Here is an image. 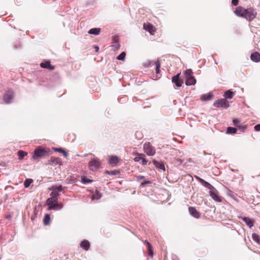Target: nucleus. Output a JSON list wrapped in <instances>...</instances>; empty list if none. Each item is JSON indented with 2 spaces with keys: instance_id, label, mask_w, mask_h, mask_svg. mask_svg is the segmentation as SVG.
Wrapping results in <instances>:
<instances>
[{
  "instance_id": "nucleus-9",
  "label": "nucleus",
  "mask_w": 260,
  "mask_h": 260,
  "mask_svg": "<svg viewBox=\"0 0 260 260\" xmlns=\"http://www.w3.org/2000/svg\"><path fill=\"white\" fill-rule=\"evenodd\" d=\"M180 73L177 74L176 75L172 77V82L175 84L176 86L179 87L182 86L183 81L179 79Z\"/></svg>"
},
{
  "instance_id": "nucleus-24",
  "label": "nucleus",
  "mask_w": 260,
  "mask_h": 260,
  "mask_svg": "<svg viewBox=\"0 0 260 260\" xmlns=\"http://www.w3.org/2000/svg\"><path fill=\"white\" fill-rule=\"evenodd\" d=\"M50 220V217L49 214H46L44 218V224L45 225H48L49 223Z\"/></svg>"
},
{
  "instance_id": "nucleus-31",
  "label": "nucleus",
  "mask_w": 260,
  "mask_h": 260,
  "mask_svg": "<svg viewBox=\"0 0 260 260\" xmlns=\"http://www.w3.org/2000/svg\"><path fill=\"white\" fill-rule=\"evenodd\" d=\"M55 150L56 151H58L59 152L63 153V155L65 157H67L68 156L67 152L64 150H63V149H62L61 148H55Z\"/></svg>"
},
{
  "instance_id": "nucleus-4",
  "label": "nucleus",
  "mask_w": 260,
  "mask_h": 260,
  "mask_svg": "<svg viewBox=\"0 0 260 260\" xmlns=\"http://www.w3.org/2000/svg\"><path fill=\"white\" fill-rule=\"evenodd\" d=\"M214 106L217 108H224L226 109L229 107L230 105L229 102L225 99H221L218 100H216L213 104Z\"/></svg>"
},
{
  "instance_id": "nucleus-25",
  "label": "nucleus",
  "mask_w": 260,
  "mask_h": 260,
  "mask_svg": "<svg viewBox=\"0 0 260 260\" xmlns=\"http://www.w3.org/2000/svg\"><path fill=\"white\" fill-rule=\"evenodd\" d=\"M252 239L257 243H259V237L256 234L254 233L252 235Z\"/></svg>"
},
{
  "instance_id": "nucleus-1",
  "label": "nucleus",
  "mask_w": 260,
  "mask_h": 260,
  "mask_svg": "<svg viewBox=\"0 0 260 260\" xmlns=\"http://www.w3.org/2000/svg\"><path fill=\"white\" fill-rule=\"evenodd\" d=\"M48 151V149H46L41 147H39L35 150L32 158L34 159L38 160L40 158L44 157L46 155Z\"/></svg>"
},
{
  "instance_id": "nucleus-16",
  "label": "nucleus",
  "mask_w": 260,
  "mask_h": 260,
  "mask_svg": "<svg viewBox=\"0 0 260 260\" xmlns=\"http://www.w3.org/2000/svg\"><path fill=\"white\" fill-rule=\"evenodd\" d=\"M196 83V80L193 76L186 79L185 81V84L187 86L194 85Z\"/></svg>"
},
{
  "instance_id": "nucleus-26",
  "label": "nucleus",
  "mask_w": 260,
  "mask_h": 260,
  "mask_svg": "<svg viewBox=\"0 0 260 260\" xmlns=\"http://www.w3.org/2000/svg\"><path fill=\"white\" fill-rule=\"evenodd\" d=\"M154 64H155V71L156 74H159L160 72V64L159 62V61L157 60L154 62Z\"/></svg>"
},
{
  "instance_id": "nucleus-50",
  "label": "nucleus",
  "mask_w": 260,
  "mask_h": 260,
  "mask_svg": "<svg viewBox=\"0 0 260 260\" xmlns=\"http://www.w3.org/2000/svg\"><path fill=\"white\" fill-rule=\"evenodd\" d=\"M144 243H145L147 245L148 247H149V246H151V244L147 241H145Z\"/></svg>"
},
{
  "instance_id": "nucleus-34",
  "label": "nucleus",
  "mask_w": 260,
  "mask_h": 260,
  "mask_svg": "<svg viewBox=\"0 0 260 260\" xmlns=\"http://www.w3.org/2000/svg\"><path fill=\"white\" fill-rule=\"evenodd\" d=\"M63 206L61 204H57L56 203L55 204H54L53 205H51L50 207V209H53L55 207H57L58 209H61L62 208Z\"/></svg>"
},
{
  "instance_id": "nucleus-46",
  "label": "nucleus",
  "mask_w": 260,
  "mask_h": 260,
  "mask_svg": "<svg viewBox=\"0 0 260 260\" xmlns=\"http://www.w3.org/2000/svg\"><path fill=\"white\" fill-rule=\"evenodd\" d=\"M238 0H232V3L234 6H237L238 4Z\"/></svg>"
},
{
  "instance_id": "nucleus-42",
  "label": "nucleus",
  "mask_w": 260,
  "mask_h": 260,
  "mask_svg": "<svg viewBox=\"0 0 260 260\" xmlns=\"http://www.w3.org/2000/svg\"><path fill=\"white\" fill-rule=\"evenodd\" d=\"M233 123L237 126H239V124H240V122L238 119H234Z\"/></svg>"
},
{
  "instance_id": "nucleus-10",
  "label": "nucleus",
  "mask_w": 260,
  "mask_h": 260,
  "mask_svg": "<svg viewBox=\"0 0 260 260\" xmlns=\"http://www.w3.org/2000/svg\"><path fill=\"white\" fill-rule=\"evenodd\" d=\"M188 211L190 214L193 217L199 218L200 217V213L194 207H189L188 208Z\"/></svg>"
},
{
  "instance_id": "nucleus-8",
  "label": "nucleus",
  "mask_w": 260,
  "mask_h": 260,
  "mask_svg": "<svg viewBox=\"0 0 260 260\" xmlns=\"http://www.w3.org/2000/svg\"><path fill=\"white\" fill-rule=\"evenodd\" d=\"M246 9L242 7H238L234 11L235 14L239 17H244L246 13Z\"/></svg>"
},
{
  "instance_id": "nucleus-29",
  "label": "nucleus",
  "mask_w": 260,
  "mask_h": 260,
  "mask_svg": "<svg viewBox=\"0 0 260 260\" xmlns=\"http://www.w3.org/2000/svg\"><path fill=\"white\" fill-rule=\"evenodd\" d=\"M236 132V129L232 127H228L226 130V133L228 134H235Z\"/></svg>"
},
{
  "instance_id": "nucleus-38",
  "label": "nucleus",
  "mask_w": 260,
  "mask_h": 260,
  "mask_svg": "<svg viewBox=\"0 0 260 260\" xmlns=\"http://www.w3.org/2000/svg\"><path fill=\"white\" fill-rule=\"evenodd\" d=\"M92 181L91 180H90L89 179H86L85 178H82V182L84 184L91 182Z\"/></svg>"
},
{
  "instance_id": "nucleus-20",
  "label": "nucleus",
  "mask_w": 260,
  "mask_h": 260,
  "mask_svg": "<svg viewBox=\"0 0 260 260\" xmlns=\"http://www.w3.org/2000/svg\"><path fill=\"white\" fill-rule=\"evenodd\" d=\"M210 195L211 197V198L214 200H215V201H217V202H220L221 201V199H220V198L218 196V195H217L214 192V191H210Z\"/></svg>"
},
{
  "instance_id": "nucleus-15",
  "label": "nucleus",
  "mask_w": 260,
  "mask_h": 260,
  "mask_svg": "<svg viewBox=\"0 0 260 260\" xmlns=\"http://www.w3.org/2000/svg\"><path fill=\"white\" fill-rule=\"evenodd\" d=\"M58 198L57 197H51L47 200L46 204L47 205L49 206V207L53 205V203H56L57 202Z\"/></svg>"
},
{
  "instance_id": "nucleus-21",
  "label": "nucleus",
  "mask_w": 260,
  "mask_h": 260,
  "mask_svg": "<svg viewBox=\"0 0 260 260\" xmlns=\"http://www.w3.org/2000/svg\"><path fill=\"white\" fill-rule=\"evenodd\" d=\"M234 92L230 90H227L224 92V96L226 99H232L234 96Z\"/></svg>"
},
{
  "instance_id": "nucleus-6",
  "label": "nucleus",
  "mask_w": 260,
  "mask_h": 260,
  "mask_svg": "<svg viewBox=\"0 0 260 260\" xmlns=\"http://www.w3.org/2000/svg\"><path fill=\"white\" fill-rule=\"evenodd\" d=\"M14 96L13 91L12 90H8L4 94L3 99L5 102L7 104H9L11 102Z\"/></svg>"
},
{
  "instance_id": "nucleus-36",
  "label": "nucleus",
  "mask_w": 260,
  "mask_h": 260,
  "mask_svg": "<svg viewBox=\"0 0 260 260\" xmlns=\"http://www.w3.org/2000/svg\"><path fill=\"white\" fill-rule=\"evenodd\" d=\"M55 190L58 193V192L62 191L63 190V188L61 185L59 186H52Z\"/></svg>"
},
{
  "instance_id": "nucleus-12",
  "label": "nucleus",
  "mask_w": 260,
  "mask_h": 260,
  "mask_svg": "<svg viewBox=\"0 0 260 260\" xmlns=\"http://www.w3.org/2000/svg\"><path fill=\"white\" fill-rule=\"evenodd\" d=\"M143 27L144 29L149 31L151 34H153V33L155 31V28L149 23H144L143 25Z\"/></svg>"
},
{
  "instance_id": "nucleus-3",
  "label": "nucleus",
  "mask_w": 260,
  "mask_h": 260,
  "mask_svg": "<svg viewBox=\"0 0 260 260\" xmlns=\"http://www.w3.org/2000/svg\"><path fill=\"white\" fill-rule=\"evenodd\" d=\"M256 12L253 9L250 8L246 9L244 18H245L247 20L250 21L253 20L256 17Z\"/></svg>"
},
{
  "instance_id": "nucleus-5",
  "label": "nucleus",
  "mask_w": 260,
  "mask_h": 260,
  "mask_svg": "<svg viewBox=\"0 0 260 260\" xmlns=\"http://www.w3.org/2000/svg\"><path fill=\"white\" fill-rule=\"evenodd\" d=\"M143 149L144 152L147 155L153 156L155 153V149L154 147L152 146L149 143H145L144 144Z\"/></svg>"
},
{
  "instance_id": "nucleus-44",
  "label": "nucleus",
  "mask_w": 260,
  "mask_h": 260,
  "mask_svg": "<svg viewBox=\"0 0 260 260\" xmlns=\"http://www.w3.org/2000/svg\"><path fill=\"white\" fill-rule=\"evenodd\" d=\"M150 183V181L149 180L144 181L141 183V185L142 186H144L146 184H149Z\"/></svg>"
},
{
  "instance_id": "nucleus-37",
  "label": "nucleus",
  "mask_w": 260,
  "mask_h": 260,
  "mask_svg": "<svg viewBox=\"0 0 260 260\" xmlns=\"http://www.w3.org/2000/svg\"><path fill=\"white\" fill-rule=\"evenodd\" d=\"M49 62H50V61H46L45 62H42L40 64V66L42 68L47 69L48 68V63H49Z\"/></svg>"
},
{
  "instance_id": "nucleus-35",
  "label": "nucleus",
  "mask_w": 260,
  "mask_h": 260,
  "mask_svg": "<svg viewBox=\"0 0 260 260\" xmlns=\"http://www.w3.org/2000/svg\"><path fill=\"white\" fill-rule=\"evenodd\" d=\"M32 182V180L31 179H26L24 183L25 187H28Z\"/></svg>"
},
{
  "instance_id": "nucleus-39",
  "label": "nucleus",
  "mask_w": 260,
  "mask_h": 260,
  "mask_svg": "<svg viewBox=\"0 0 260 260\" xmlns=\"http://www.w3.org/2000/svg\"><path fill=\"white\" fill-rule=\"evenodd\" d=\"M102 196L100 193L97 192L96 194H94L93 197H92V199H99L101 198Z\"/></svg>"
},
{
  "instance_id": "nucleus-2",
  "label": "nucleus",
  "mask_w": 260,
  "mask_h": 260,
  "mask_svg": "<svg viewBox=\"0 0 260 260\" xmlns=\"http://www.w3.org/2000/svg\"><path fill=\"white\" fill-rule=\"evenodd\" d=\"M101 167V162L98 158L91 159L88 163V167L90 170L96 171Z\"/></svg>"
},
{
  "instance_id": "nucleus-11",
  "label": "nucleus",
  "mask_w": 260,
  "mask_h": 260,
  "mask_svg": "<svg viewBox=\"0 0 260 260\" xmlns=\"http://www.w3.org/2000/svg\"><path fill=\"white\" fill-rule=\"evenodd\" d=\"M111 47L113 48L114 51H116L119 49L120 45L117 37H115L113 38V42Z\"/></svg>"
},
{
  "instance_id": "nucleus-32",
  "label": "nucleus",
  "mask_w": 260,
  "mask_h": 260,
  "mask_svg": "<svg viewBox=\"0 0 260 260\" xmlns=\"http://www.w3.org/2000/svg\"><path fill=\"white\" fill-rule=\"evenodd\" d=\"M125 53L124 52H122L117 57V59L122 60L125 58Z\"/></svg>"
},
{
  "instance_id": "nucleus-17",
  "label": "nucleus",
  "mask_w": 260,
  "mask_h": 260,
  "mask_svg": "<svg viewBox=\"0 0 260 260\" xmlns=\"http://www.w3.org/2000/svg\"><path fill=\"white\" fill-rule=\"evenodd\" d=\"M153 163L155 165V166L158 169L163 171L165 170V166L162 162H159L154 160L153 161Z\"/></svg>"
},
{
  "instance_id": "nucleus-48",
  "label": "nucleus",
  "mask_w": 260,
  "mask_h": 260,
  "mask_svg": "<svg viewBox=\"0 0 260 260\" xmlns=\"http://www.w3.org/2000/svg\"><path fill=\"white\" fill-rule=\"evenodd\" d=\"M141 159H142V164L143 165H146L147 164V161L146 160V159H145L144 158H142Z\"/></svg>"
},
{
  "instance_id": "nucleus-43",
  "label": "nucleus",
  "mask_w": 260,
  "mask_h": 260,
  "mask_svg": "<svg viewBox=\"0 0 260 260\" xmlns=\"http://www.w3.org/2000/svg\"><path fill=\"white\" fill-rule=\"evenodd\" d=\"M254 129L255 131H260V124H256L254 126Z\"/></svg>"
},
{
  "instance_id": "nucleus-40",
  "label": "nucleus",
  "mask_w": 260,
  "mask_h": 260,
  "mask_svg": "<svg viewBox=\"0 0 260 260\" xmlns=\"http://www.w3.org/2000/svg\"><path fill=\"white\" fill-rule=\"evenodd\" d=\"M148 253L151 257L153 256V251L151 248V246H149L148 247Z\"/></svg>"
},
{
  "instance_id": "nucleus-13",
  "label": "nucleus",
  "mask_w": 260,
  "mask_h": 260,
  "mask_svg": "<svg viewBox=\"0 0 260 260\" xmlns=\"http://www.w3.org/2000/svg\"><path fill=\"white\" fill-rule=\"evenodd\" d=\"M251 59L256 62L260 61V54L258 52L252 53L250 56Z\"/></svg>"
},
{
  "instance_id": "nucleus-51",
  "label": "nucleus",
  "mask_w": 260,
  "mask_h": 260,
  "mask_svg": "<svg viewBox=\"0 0 260 260\" xmlns=\"http://www.w3.org/2000/svg\"><path fill=\"white\" fill-rule=\"evenodd\" d=\"M94 48L95 49L96 52H98L99 51V47L98 46H95L94 47Z\"/></svg>"
},
{
  "instance_id": "nucleus-30",
  "label": "nucleus",
  "mask_w": 260,
  "mask_h": 260,
  "mask_svg": "<svg viewBox=\"0 0 260 260\" xmlns=\"http://www.w3.org/2000/svg\"><path fill=\"white\" fill-rule=\"evenodd\" d=\"M106 174L110 175H116L119 173L118 171L114 170V171H106L105 172Z\"/></svg>"
},
{
  "instance_id": "nucleus-27",
  "label": "nucleus",
  "mask_w": 260,
  "mask_h": 260,
  "mask_svg": "<svg viewBox=\"0 0 260 260\" xmlns=\"http://www.w3.org/2000/svg\"><path fill=\"white\" fill-rule=\"evenodd\" d=\"M203 185L206 187L210 189L211 191L216 190V189L212 185H211L209 183L207 182H206Z\"/></svg>"
},
{
  "instance_id": "nucleus-28",
  "label": "nucleus",
  "mask_w": 260,
  "mask_h": 260,
  "mask_svg": "<svg viewBox=\"0 0 260 260\" xmlns=\"http://www.w3.org/2000/svg\"><path fill=\"white\" fill-rule=\"evenodd\" d=\"M50 190H52V192L50 193V196H51V197H57L58 198V196L59 194L57 192V191L54 189V188L53 187H52L50 188Z\"/></svg>"
},
{
  "instance_id": "nucleus-18",
  "label": "nucleus",
  "mask_w": 260,
  "mask_h": 260,
  "mask_svg": "<svg viewBox=\"0 0 260 260\" xmlns=\"http://www.w3.org/2000/svg\"><path fill=\"white\" fill-rule=\"evenodd\" d=\"M242 219L244 221L246 224L249 226L250 229H251L253 226V221L249 217H242Z\"/></svg>"
},
{
  "instance_id": "nucleus-47",
  "label": "nucleus",
  "mask_w": 260,
  "mask_h": 260,
  "mask_svg": "<svg viewBox=\"0 0 260 260\" xmlns=\"http://www.w3.org/2000/svg\"><path fill=\"white\" fill-rule=\"evenodd\" d=\"M47 69H49L50 70H53L54 69V66L51 65L50 62H49V63H48V68Z\"/></svg>"
},
{
  "instance_id": "nucleus-7",
  "label": "nucleus",
  "mask_w": 260,
  "mask_h": 260,
  "mask_svg": "<svg viewBox=\"0 0 260 260\" xmlns=\"http://www.w3.org/2000/svg\"><path fill=\"white\" fill-rule=\"evenodd\" d=\"M119 161L118 157L116 155H111L109 156V163L112 167H116L118 165Z\"/></svg>"
},
{
  "instance_id": "nucleus-49",
  "label": "nucleus",
  "mask_w": 260,
  "mask_h": 260,
  "mask_svg": "<svg viewBox=\"0 0 260 260\" xmlns=\"http://www.w3.org/2000/svg\"><path fill=\"white\" fill-rule=\"evenodd\" d=\"M199 181L202 183L203 184H204L206 181L203 180V179H201L200 178H198Z\"/></svg>"
},
{
  "instance_id": "nucleus-33",
  "label": "nucleus",
  "mask_w": 260,
  "mask_h": 260,
  "mask_svg": "<svg viewBox=\"0 0 260 260\" xmlns=\"http://www.w3.org/2000/svg\"><path fill=\"white\" fill-rule=\"evenodd\" d=\"M18 154L19 157L22 159L27 154V153L25 151H18Z\"/></svg>"
},
{
  "instance_id": "nucleus-14",
  "label": "nucleus",
  "mask_w": 260,
  "mask_h": 260,
  "mask_svg": "<svg viewBox=\"0 0 260 260\" xmlns=\"http://www.w3.org/2000/svg\"><path fill=\"white\" fill-rule=\"evenodd\" d=\"M213 96V94L211 93H208L207 94H204L202 95L201 98V100L202 101H207L210 100Z\"/></svg>"
},
{
  "instance_id": "nucleus-45",
  "label": "nucleus",
  "mask_w": 260,
  "mask_h": 260,
  "mask_svg": "<svg viewBox=\"0 0 260 260\" xmlns=\"http://www.w3.org/2000/svg\"><path fill=\"white\" fill-rule=\"evenodd\" d=\"M136 179H137V180L138 181H139V180H140L141 179H143V178H144V176H141V175H138V176H136Z\"/></svg>"
},
{
  "instance_id": "nucleus-22",
  "label": "nucleus",
  "mask_w": 260,
  "mask_h": 260,
  "mask_svg": "<svg viewBox=\"0 0 260 260\" xmlns=\"http://www.w3.org/2000/svg\"><path fill=\"white\" fill-rule=\"evenodd\" d=\"M100 28H93L90 29L88 31V33L89 34L94 35H98L100 34Z\"/></svg>"
},
{
  "instance_id": "nucleus-19",
  "label": "nucleus",
  "mask_w": 260,
  "mask_h": 260,
  "mask_svg": "<svg viewBox=\"0 0 260 260\" xmlns=\"http://www.w3.org/2000/svg\"><path fill=\"white\" fill-rule=\"evenodd\" d=\"M80 246L84 250H87L89 248L90 243L87 240H85L81 243Z\"/></svg>"
},
{
  "instance_id": "nucleus-23",
  "label": "nucleus",
  "mask_w": 260,
  "mask_h": 260,
  "mask_svg": "<svg viewBox=\"0 0 260 260\" xmlns=\"http://www.w3.org/2000/svg\"><path fill=\"white\" fill-rule=\"evenodd\" d=\"M184 76H185L186 79L189 78V77H192V72L191 70L188 69V70H186L184 72Z\"/></svg>"
},
{
  "instance_id": "nucleus-41",
  "label": "nucleus",
  "mask_w": 260,
  "mask_h": 260,
  "mask_svg": "<svg viewBox=\"0 0 260 260\" xmlns=\"http://www.w3.org/2000/svg\"><path fill=\"white\" fill-rule=\"evenodd\" d=\"M141 155L139 154L136 157H135L134 159V161L136 162L139 161L142 159Z\"/></svg>"
}]
</instances>
